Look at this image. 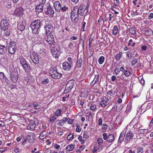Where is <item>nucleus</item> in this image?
<instances>
[{
	"instance_id": "obj_34",
	"label": "nucleus",
	"mask_w": 153,
	"mask_h": 153,
	"mask_svg": "<svg viewBox=\"0 0 153 153\" xmlns=\"http://www.w3.org/2000/svg\"><path fill=\"white\" fill-rule=\"evenodd\" d=\"M97 141V143L96 144V146H100L103 143V140L102 138H99L98 139Z\"/></svg>"
},
{
	"instance_id": "obj_48",
	"label": "nucleus",
	"mask_w": 153,
	"mask_h": 153,
	"mask_svg": "<svg viewBox=\"0 0 153 153\" xmlns=\"http://www.w3.org/2000/svg\"><path fill=\"white\" fill-rule=\"evenodd\" d=\"M98 124L99 126H102V119L101 117H100L98 120Z\"/></svg>"
},
{
	"instance_id": "obj_27",
	"label": "nucleus",
	"mask_w": 153,
	"mask_h": 153,
	"mask_svg": "<svg viewBox=\"0 0 153 153\" xmlns=\"http://www.w3.org/2000/svg\"><path fill=\"white\" fill-rule=\"evenodd\" d=\"M119 29L117 26L116 25L114 26L112 30V34L113 35H116Z\"/></svg>"
},
{
	"instance_id": "obj_59",
	"label": "nucleus",
	"mask_w": 153,
	"mask_h": 153,
	"mask_svg": "<svg viewBox=\"0 0 153 153\" xmlns=\"http://www.w3.org/2000/svg\"><path fill=\"white\" fill-rule=\"evenodd\" d=\"M40 135L45 137L46 136V132L45 131H43L42 132Z\"/></svg>"
},
{
	"instance_id": "obj_63",
	"label": "nucleus",
	"mask_w": 153,
	"mask_h": 153,
	"mask_svg": "<svg viewBox=\"0 0 153 153\" xmlns=\"http://www.w3.org/2000/svg\"><path fill=\"white\" fill-rule=\"evenodd\" d=\"M99 146L98 148H97V150L98 152H100L103 149V147L102 146Z\"/></svg>"
},
{
	"instance_id": "obj_16",
	"label": "nucleus",
	"mask_w": 153,
	"mask_h": 153,
	"mask_svg": "<svg viewBox=\"0 0 153 153\" xmlns=\"http://www.w3.org/2000/svg\"><path fill=\"white\" fill-rule=\"evenodd\" d=\"M23 9L22 7L16 8L14 12L15 15L19 16H22L23 14Z\"/></svg>"
},
{
	"instance_id": "obj_53",
	"label": "nucleus",
	"mask_w": 153,
	"mask_h": 153,
	"mask_svg": "<svg viewBox=\"0 0 153 153\" xmlns=\"http://www.w3.org/2000/svg\"><path fill=\"white\" fill-rule=\"evenodd\" d=\"M81 127L79 125H77L76 130V132H80L81 131Z\"/></svg>"
},
{
	"instance_id": "obj_22",
	"label": "nucleus",
	"mask_w": 153,
	"mask_h": 153,
	"mask_svg": "<svg viewBox=\"0 0 153 153\" xmlns=\"http://www.w3.org/2000/svg\"><path fill=\"white\" fill-rule=\"evenodd\" d=\"M34 134L33 133H30L27 136V139L30 143H33L34 140Z\"/></svg>"
},
{
	"instance_id": "obj_20",
	"label": "nucleus",
	"mask_w": 153,
	"mask_h": 153,
	"mask_svg": "<svg viewBox=\"0 0 153 153\" xmlns=\"http://www.w3.org/2000/svg\"><path fill=\"white\" fill-rule=\"evenodd\" d=\"M47 10L45 12L46 14H50L51 15H53L54 12L52 7L50 4H49L47 6Z\"/></svg>"
},
{
	"instance_id": "obj_1",
	"label": "nucleus",
	"mask_w": 153,
	"mask_h": 153,
	"mask_svg": "<svg viewBox=\"0 0 153 153\" xmlns=\"http://www.w3.org/2000/svg\"><path fill=\"white\" fill-rule=\"evenodd\" d=\"M42 23L39 20H36L32 22L30 25L32 33L36 35L39 33V30L42 26Z\"/></svg>"
},
{
	"instance_id": "obj_57",
	"label": "nucleus",
	"mask_w": 153,
	"mask_h": 153,
	"mask_svg": "<svg viewBox=\"0 0 153 153\" xmlns=\"http://www.w3.org/2000/svg\"><path fill=\"white\" fill-rule=\"evenodd\" d=\"M33 107H34L35 109H36L38 110L40 108L38 104L37 103L35 104H33Z\"/></svg>"
},
{
	"instance_id": "obj_32",
	"label": "nucleus",
	"mask_w": 153,
	"mask_h": 153,
	"mask_svg": "<svg viewBox=\"0 0 153 153\" xmlns=\"http://www.w3.org/2000/svg\"><path fill=\"white\" fill-rule=\"evenodd\" d=\"M82 60L81 58H79L77 61L76 65L78 67L80 68L82 66Z\"/></svg>"
},
{
	"instance_id": "obj_7",
	"label": "nucleus",
	"mask_w": 153,
	"mask_h": 153,
	"mask_svg": "<svg viewBox=\"0 0 153 153\" xmlns=\"http://www.w3.org/2000/svg\"><path fill=\"white\" fill-rule=\"evenodd\" d=\"M0 27L1 30L6 31L10 29L9 22L5 19H3L1 21Z\"/></svg>"
},
{
	"instance_id": "obj_54",
	"label": "nucleus",
	"mask_w": 153,
	"mask_h": 153,
	"mask_svg": "<svg viewBox=\"0 0 153 153\" xmlns=\"http://www.w3.org/2000/svg\"><path fill=\"white\" fill-rule=\"evenodd\" d=\"M137 153H143V148L142 147H140L137 149Z\"/></svg>"
},
{
	"instance_id": "obj_15",
	"label": "nucleus",
	"mask_w": 153,
	"mask_h": 153,
	"mask_svg": "<svg viewBox=\"0 0 153 153\" xmlns=\"http://www.w3.org/2000/svg\"><path fill=\"white\" fill-rule=\"evenodd\" d=\"M53 4L55 11L57 12H60L62 5L60 2L58 1H55Z\"/></svg>"
},
{
	"instance_id": "obj_13",
	"label": "nucleus",
	"mask_w": 153,
	"mask_h": 153,
	"mask_svg": "<svg viewBox=\"0 0 153 153\" xmlns=\"http://www.w3.org/2000/svg\"><path fill=\"white\" fill-rule=\"evenodd\" d=\"M74 81L73 79H71L68 81L65 87V90L67 91V92L71 91L74 84Z\"/></svg>"
},
{
	"instance_id": "obj_40",
	"label": "nucleus",
	"mask_w": 153,
	"mask_h": 153,
	"mask_svg": "<svg viewBox=\"0 0 153 153\" xmlns=\"http://www.w3.org/2000/svg\"><path fill=\"white\" fill-rule=\"evenodd\" d=\"M115 94V92L112 90L109 91L107 93V94L111 96H114Z\"/></svg>"
},
{
	"instance_id": "obj_14",
	"label": "nucleus",
	"mask_w": 153,
	"mask_h": 153,
	"mask_svg": "<svg viewBox=\"0 0 153 153\" xmlns=\"http://www.w3.org/2000/svg\"><path fill=\"white\" fill-rule=\"evenodd\" d=\"M26 25V23L25 21H19L18 22L17 25L18 29L21 31H23L25 29Z\"/></svg>"
},
{
	"instance_id": "obj_64",
	"label": "nucleus",
	"mask_w": 153,
	"mask_h": 153,
	"mask_svg": "<svg viewBox=\"0 0 153 153\" xmlns=\"http://www.w3.org/2000/svg\"><path fill=\"white\" fill-rule=\"evenodd\" d=\"M149 19H151L153 18V13H151L149 16Z\"/></svg>"
},
{
	"instance_id": "obj_43",
	"label": "nucleus",
	"mask_w": 153,
	"mask_h": 153,
	"mask_svg": "<svg viewBox=\"0 0 153 153\" xmlns=\"http://www.w3.org/2000/svg\"><path fill=\"white\" fill-rule=\"evenodd\" d=\"M122 53L121 52H120L119 54H117L115 56V58L116 59L119 60V59L122 57Z\"/></svg>"
},
{
	"instance_id": "obj_46",
	"label": "nucleus",
	"mask_w": 153,
	"mask_h": 153,
	"mask_svg": "<svg viewBox=\"0 0 153 153\" xmlns=\"http://www.w3.org/2000/svg\"><path fill=\"white\" fill-rule=\"evenodd\" d=\"M124 74L126 77L129 76L131 74L130 72L126 70L125 71Z\"/></svg>"
},
{
	"instance_id": "obj_44",
	"label": "nucleus",
	"mask_w": 153,
	"mask_h": 153,
	"mask_svg": "<svg viewBox=\"0 0 153 153\" xmlns=\"http://www.w3.org/2000/svg\"><path fill=\"white\" fill-rule=\"evenodd\" d=\"M138 59L136 58L131 62V65H135V64L138 62Z\"/></svg>"
},
{
	"instance_id": "obj_60",
	"label": "nucleus",
	"mask_w": 153,
	"mask_h": 153,
	"mask_svg": "<svg viewBox=\"0 0 153 153\" xmlns=\"http://www.w3.org/2000/svg\"><path fill=\"white\" fill-rule=\"evenodd\" d=\"M108 126L107 125L105 124H102V128L106 130L108 128Z\"/></svg>"
},
{
	"instance_id": "obj_9",
	"label": "nucleus",
	"mask_w": 153,
	"mask_h": 153,
	"mask_svg": "<svg viewBox=\"0 0 153 153\" xmlns=\"http://www.w3.org/2000/svg\"><path fill=\"white\" fill-rule=\"evenodd\" d=\"M16 45L14 42H10L8 45V51L11 54H14L16 50Z\"/></svg>"
},
{
	"instance_id": "obj_45",
	"label": "nucleus",
	"mask_w": 153,
	"mask_h": 153,
	"mask_svg": "<svg viewBox=\"0 0 153 153\" xmlns=\"http://www.w3.org/2000/svg\"><path fill=\"white\" fill-rule=\"evenodd\" d=\"M49 82V79L48 78L45 79L41 81V83L43 84H47Z\"/></svg>"
},
{
	"instance_id": "obj_5",
	"label": "nucleus",
	"mask_w": 153,
	"mask_h": 153,
	"mask_svg": "<svg viewBox=\"0 0 153 153\" xmlns=\"http://www.w3.org/2000/svg\"><path fill=\"white\" fill-rule=\"evenodd\" d=\"M49 73L51 77L54 79H59L62 76L61 73L58 72L55 68H51L50 69Z\"/></svg>"
},
{
	"instance_id": "obj_8",
	"label": "nucleus",
	"mask_w": 153,
	"mask_h": 153,
	"mask_svg": "<svg viewBox=\"0 0 153 153\" xmlns=\"http://www.w3.org/2000/svg\"><path fill=\"white\" fill-rule=\"evenodd\" d=\"M44 39L49 45H51V46L55 43H54V38L53 33L46 35L44 38Z\"/></svg>"
},
{
	"instance_id": "obj_37",
	"label": "nucleus",
	"mask_w": 153,
	"mask_h": 153,
	"mask_svg": "<svg viewBox=\"0 0 153 153\" xmlns=\"http://www.w3.org/2000/svg\"><path fill=\"white\" fill-rule=\"evenodd\" d=\"M135 45V42H134L132 39H130L128 42V46H131L132 47H134Z\"/></svg>"
},
{
	"instance_id": "obj_50",
	"label": "nucleus",
	"mask_w": 153,
	"mask_h": 153,
	"mask_svg": "<svg viewBox=\"0 0 153 153\" xmlns=\"http://www.w3.org/2000/svg\"><path fill=\"white\" fill-rule=\"evenodd\" d=\"M78 139L80 141L82 144H84L85 143V140L82 139V137L81 136H79L78 137Z\"/></svg>"
},
{
	"instance_id": "obj_24",
	"label": "nucleus",
	"mask_w": 153,
	"mask_h": 153,
	"mask_svg": "<svg viewBox=\"0 0 153 153\" xmlns=\"http://www.w3.org/2000/svg\"><path fill=\"white\" fill-rule=\"evenodd\" d=\"M7 50V46L0 45V54H4Z\"/></svg>"
},
{
	"instance_id": "obj_36",
	"label": "nucleus",
	"mask_w": 153,
	"mask_h": 153,
	"mask_svg": "<svg viewBox=\"0 0 153 153\" xmlns=\"http://www.w3.org/2000/svg\"><path fill=\"white\" fill-rule=\"evenodd\" d=\"M129 32L132 34L134 35L136 33V29L134 27H130L128 29Z\"/></svg>"
},
{
	"instance_id": "obj_58",
	"label": "nucleus",
	"mask_w": 153,
	"mask_h": 153,
	"mask_svg": "<svg viewBox=\"0 0 153 153\" xmlns=\"http://www.w3.org/2000/svg\"><path fill=\"white\" fill-rule=\"evenodd\" d=\"M103 138L105 140H108V136H107V134L106 133H104L103 134Z\"/></svg>"
},
{
	"instance_id": "obj_26",
	"label": "nucleus",
	"mask_w": 153,
	"mask_h": 153,
	"mask_svg": "<svg viewBox=\"0 0 153 153\" xmlns=\"http://www.w3.org/2000/svg\"><path fill=\"white\" fill-rule=\"evenodd\" d=\"M125 134L123 132H122L120 135L118 139V142L119 143H121L123 140L124 138Z\"/></svg>"
},
{
	"instance_id": "obj_4",
	"label": "nucleus",
	"mask_w": 153,
	"mask_h": 153,
	"mask_svg": "<svg viewBox=\"0 0 153 153\" xmlns=\"http://www.w3.org/2000/svg\"><path fill=\"white\" fill-rule=\"evenodd\" d=\"M19 59L21 65L25 71H27L28 70L31 69L30 65L24 57L22 56H19Z\"/></svg>"
},
{
	"instance_id": "obj_10",
	"label": "nucleus",
	"mask_w": 153,
	"mask_h": 153,
	"mask_svg": "<svg viewBox=\"0 0 153 153\" xmlns=\"http://www.w3.org/2000/svg\"><path fill=\"white\" fill-rule=\"evenodd\" d=\"M30 56L32 61L35 64H38L39 63V56L38 53L34 52H32Z\"/></svg>"
},
{
	"instance_id": "obj_3",
	"label": "nucleus",
	"mask_w": 153,
	"mask_h": 153,
	"mask_svg": "<svg viewBox=\"0 0 153 153\" xmlns=\"http://www.w3.org/2000/svg\"><path fill=\"white\" fill-rule=\"evenodd\" d=\"M86 9V6L85 5H81L79 7L78 6H76L74 7L73 10V12L74 13L78 16H83Z\"/></svg>"
},
{
	"instance_id": "obj_55",
	"label": "nucleus",
	"mask_w": 153,
	"mask_h": 153,
	"mask_svg": "<svg viewBox=\"0 0 153 153\" xmlns=\"http://www.w3.org/2000/svg\"><path fill=\"white\" fill-rule=\"evenodd\" d=\"M56 123L58 125L60 126H63L64 125L62 123L61 120H58L56 121Z\"/></svg>"
},
{
	"instance_id": "obj_25",
	"label": "nucleus",
	"mask_w": 153,
	"mask_h": 153,
	"mask_svg": "<svg viewBox=\"0 0 153 153\" xmlns=\"http://www.w3.org/2000/svg\"><path fill=\"white\" fill-rule=\"evenodd\" d=\"M99 76L98 75H95L94 79L91 82V84L92 85H94L99 80Z\"/></svg>"
},
{
	"instance_id": "obj_38",
	"label": "nucleus",
	"mask_w": 153,
	"mask_h": 153,
	"mask_svg": "<svg viewBox=\"0 0 153 153\" xmlns=\"http://www.w3.org/2000/svg\"><path fill=\"white\" fill-rule=\"evenodd\" d=\"M83 137L84 139L87 140L89 137L88 133L86 131H85L83 132Z\"/></svg>"
},
{
	"instance_id": "obj_17",
	"label": "nucleus",
	"mask_w": 153,
	"mask_h": 153,
	"mask_svg": "<svg viewBox=\"0 0 153 153\" xmlns=\"http://www.w3.org/2000/svg\"><path fill=\"white\" fill-rule=\"evenodd\" d=\"M0 79L2 82L7 84L8 83L9 80L3 72H0Z\"/></svg>"
},
{
	"instance_id": "obj_18",
	"label": "nucleus",
	"mask_w": 153,
	"mask_h": 153,
	"mask_svg": "<svg viewBox=\"0 0 153 153\" xmlns=\"http://www.w3.org/2000/svg\"><path fill=\"white\" fill-rule=\"evenodd\" d=\"M29 124L27 126V129L33 131L35 129L36 127V125L35 121L33 120H31L29 121Z\"/></svg>"
},
{
	"instance_id": "obj_2",
	"label": "nucleus",
	"mask_w": 153,
	"mask_h": 153,
	"mask_svg": "<svg viewBox=\"0 0 153 153\" xmlns=\"http://www.w3.org/2000/svg\"><path fill=\"white\" fill-rule=\"evenodd\" d=\"M51 51L53 57L58 58L61 53V48L59 45L55 43L51 47Z\"/></svg>"
},
{
	"instance_id": "obj_6",
	"label": "nucleus",
	"mask_w": 153,
	"mask_h": 153,
	"mask_svg": "<svg viewBox=\"0 0 153 153\" xmlns=\"http://www.w3.org/2000/svg\"><path fill=\"white\" fill-rule=\"evenodd\" d=\"M19 77L18 72L16 69H13L10 71V78L13 82H16Z\"/></svg>"
},
{
	"instance_id": "obj_29",
	"label": "nucleus",
	"mask_w": 153,
	"mask_h": 153,
	"mask_svg": "<svg viewBox=\"0 0 153 153\" xmlns=\"http://www.w3.org/2000/svg\"><path fill=\"white\" fill-rule=\"evenodd\" d=\"M75 16L74 20H76V19H77L78 16L77 14H76L74 13L73 12V10L71 12V21H73V19L74 17Z\"/></svg>"
},
{
	"instance_id": "obj_61",
	"label": "nucleus",
	"mask_w": 153,
	"mask_h": 153,
	"mask_svg": "<svg viewBox=\"0 0 153 153\" xmlns=\"http://www.w3.org/2000/svg\"><path fill=\"white\" fill-rule=\"evenodd\" d=\"M73 44L71 42H70L68 45V48L70 49H72L73 47Z\"/></svg>"
},
{
	"instance_id": "obj_62",
	"label": "nucleus",
	"mask_w": 153,
	"mask_h": 153,
	"mask_svg": "<svg viewBox=\"0 0 153 153\" xmlns=\"http://www.w3.org/2000/svg\"><path fill=\"white\" fill-rule=\"evenodd\" d=\"M140 82V83L143 85H144L145 83V80L143 79L142 78H141L140 80H139Z\"/></svg>"
},
{
	"instance_id": "obj_11",
	"label": "nucleus",
	"mask_w": 153,
	"mask_h": 153,
	"mask_svg": "<svg viewBox=\"0 0 153 153\" xmlns=\"http://www.w3.org/2000/svg\"><path fill=\"white\" fill-rule=\"evenodd\" d=\"M45 28L46 31V35H47L48 34H51L53 33V26L51 24H49L48 22L46 23L45 25Z\"/></svg>"
},
{
	"instance_id": "obj_49",
	"label": "nucleus",
	"mask_w": 153,
	"mask_h": 153,
	"mask_svg": "<svg viewBox=\"0 0 153 153\" xmlns=\"http://www.w3.org/2000/svg\"><path fill=\"white\" fill-rule=\"evenodd\" d=\"M68 119L67 117H63L61 120V121L62 123L64 125V124L68 120Z\"/></svg>"
},
{
	"instance_id": "obj_21",
	"label": "nucleus",
	"mask_w": 153,
	"mask_h": 153,
	"mask_svg": "<svg viewBox=\"0 0 153 153\" xmlns=\"http://www.w3.org/2000/svg\"><path fill=\"white\" fill-rule=\"evenodd\" d=\"M134 137V135L131 131H128L127 132L125 137V139L127 140H130L132 139Z\"/></svg>"
},
{
	"instance_id": "obj_35",
	"label": "nucleus",
	"mask_w": 153,
	"mask_h": 153,
	"mask_svg": "<svg viewBox=\"0 0 153 153\" xmlns=\"http://www.w3.org/2000/svg\"><path fill=\"white\" fill-rule=\"evenodd\" d=\"M104 57L103 56H101L98 59V62L100 65L102 64L104 62Z\"/></svg>"
},
{
	"instance_id": "obj_30",
	"label": "nucleus",
	"mask_w": 153,
	"mask_h": 153,
	"mask_svg": "<svg viewBox=\"0 0 153 153\" xmlns=\"http://www.w3.org/2000/svg\"><path fill=\"white\" fill-rule=\"evenodd\" d=\"M61 9H60V11H68V7L67 6L65 5H62L61 7Z\"/></svg>"
},
{
	"instance_id": "obj_39",
	"label": "nucleus",
	"mask_w": 153,
	"mask_h": 153,
	"mask_svg": "<svg viewBox=\"0 0 153 153\" xmlns=\"http://www.w3.org/2000/svg\"><path fill=\"white\" fill-rule=\"evenodd\" d=\"M97 105L94 104L92 103L91 104L90 107L92 111H94L96 109Z\"/></svg>"
},
{
	"instance_id": "obj_33",
	"label": "nucleus",
	"mask_w": 153,
	"mask_h": 153,
	"mask_svg": "<svg viewBox=\"0 0 153 153\" xmlns=\"http://www.w3.org/2000/svg\"><path fill=\"white\" fill-rule=\"evenodd\" d=\"M148 130L147 129H138V132L140 134L146 133L148 132Z\"/></svg>"
},
{
	"instance_id": "obj_12",
	"label": "nucleus",
	"mask_w": 153,
	"mask_h": 153,
	"mask_svg": "<svg viewBox=\"0 0 153 153\" xmlns=\"http://www.w3.org/2000/svg\"><path fill=\"white\" fill-rule=\"evenodd\" d=\"M111 97L108 96L103 97L101 99L102 103L101 104V106L104 107L108 104L111 101Z\"/></svg>"
},
{
	"instance_id": "obj_41",
	"label": "nucleus",
	"mask_w": 153,
	"mask_h": 153,
	"mask_svg": "<svg viewBox=\"0 0 153 153\" xmlns=\"http://www.w3.org/2000/svg\"><path fill=\"white\" fill-rule=\"evenodd\" d=\"M74 134L70 133L68 136L67 138L68 140H71L74 138Z\"/></svg>"
},
{
	"instance_id": "obj_28",
	"label": "nucleus",
	"mask_w": 153,
	"mask_h": 153,
	"mask_svg": "<svg viewBox=\"0 0 153 153\" xmlns=\"http://www.w3.org/2000/svg\"><path fill=\"white\" fill-rule=\"evenodd\" d=\"M114 136L112 134H110L108 136L107 141L108 142L111 143L114 140Z\"/></svg>"
},
{
	"instance_id": "obj_51",
	"label": "nucleus",
	"mask_w": 153,
	"mask_h": 153,
	"mask_svg": "<svg viewBox=\"0 0 153 153\" xmlns=\"http://www.w3.org/2000/svg\"><path fill=\"white\" fill-rule=\"evenodd\" d=\"M152 30L151 29H149L146 30L145 33L147 35H150L152 34Z\"/></svg>"
},
{
	"instance_id": "obj_52",
	"label": "nucleus",
	"mask_w": 153,
	"mask_h": 153,
	"mask_svg": "<svg viewBox=\"0 0 153 153\" xmlns=\"http://www.w3.org/2000/svg\"><path fill=\"white\" fill-rule=\"evenodd\" d=\"M123 106L120 105L119 106L118 105L116 107V110L118 111H120L122 109Z\"/></svg>"
},
{
	"instance_id": "obj_31",
	"label": "nucleus",
	"mask_w": 153,
	"mask_h": 153,
	"mask_svg": "<svg viewBox=\"0 0 153 153\" xmlns=\"http://www.w3.org/2000/svg\"><path fill=\"white\" fill-rule=\"evenodd\" d=\"M66 150L67 151H71L74 149V146L73 145H69L66 147Z\"/></svg>"
},
{
	"instance_id": "obj_47",
	"label": "nucleus",
	"mask_w": 153,
	"mask_h": 153,
	"mask_svg": "<svg viewBox=\"0 0 153 153\" xmlns=\"http://www.w3.org/2000/svg\"><path fill=\"white\" fill-rule=\"evenodd\" d=\"M68 63L73 66V60L71 57H68Z\"/></svg>"
},
{
	"instance_id": "obj_42",
	"label": "nucleus",
	"mask_w": 153,
	"mask_h": 153,
	"mask_svg": "<svg viewBox=\"0 0 153 153\" xmlns=\"http://www.w3.org/2000/svg\"><path fill=\"white\" fill-rule=\"evenodd\" d=\"M62 112V110L61 109H58L56 112L54 113V114L57 117L58 116H59Z\"/></svg>"
},
{
	"instance_id": "obj_19",
	"label": "nucleus",
	"mask_w": 153,
	"mask_h": 153,
	"mask_svg": "<svg viewBox=\"0 0 153 153\" xmlns=\"http://www.w3.org/2000/svg\"><path fill=\"white\" fill-rule=\"evenodd\" d=\"M72 66L69 64L68 62H65L62 63V67L64 70L66 71H69Z\"/></svg>"
},
{
	"instance_id": "obj_23",
	"label": "nucleus",
	"mask_w": 153,
	"mask_h": 153,
	"mask_svg": "<svg viewBox=\"0 0 153 153\" xmlns=\"http://www.w3.org/2000/svg\"><path fill=\"white\" fill-rule=\"evenodd\" d=\"M43 5L42 4H39L36 7V10L38 12H42L43 10Z\"/></svg>"
},
{
	"instance_id": "obj_56",
	"label": "nucleus",
	"mask_w": 153,
	"mask_h": 153,
	"mask_svg": "<svg viewBox=\"0 0 153 153\" xmlns=\"http://www.w3.org/2000/svg\"><path fill=\"white\" fill-rule=\"evenodd\" d=\"M57 118V117L56 116V115H55L54 114L53 116L50 118V121L52 122L54 121Z\"/></svg>"
}]
</instances>
